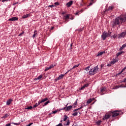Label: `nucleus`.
<instances>
[{
	"label": "nucleus",
	"instance_id": "1",
	"mask_svg": "<svg viewBox=\"0 0 126 126\" xmlns=\"http://www.w3.org/2000/svg\"><path fill=\"white\" fill-rule=\"evenodd\" d=\"M126 21V15H121L114 20L112 22V26L113 27H117V26H119L120 27V24H123V23H125Z\"/></svg>",
	"mask_w": 126,
	"mask_h": 126
},
{
	"label": "nucleus",
	"instance_id": "2",
	"mask_svg": "<svg viewBox=\"0 0 126 126\" xmlns=\"http://www.w3.org/2000/svg\"><path fill=\"white\" fill-rule=\"evenodd\" d=\"M98 69L99 67H98V65L94 67V68L91 69L89 71V75H94V74L98 73Z\"/></svg>",
	"mask_w": 126,
	"mask_h": 126
},
{
	"label": "nucleus",
	"instance_id": "3",
	"mask_svg": "<svg viewBox=\"0 0 126 126\" xmlns=\"http://www.w3.org/2000/svg\"><path fill=\"white\" fill-rule=\"evenodd\" d=\"M108 37H109V34L108 32H107L106 31L103 32L101 36V39H102L103 41H105V40H106Z\"/></svg>",
	"mask_w": 126,
	"mask_h": 126
},
{
	"label": "nucleus",
	"instance_id": "4",
	"mask_svg": "<svg viewBox=\"0 0 126 126\" xmlns=\"http://www.w3.org/2000/svg\"><path fill=\"white\" fill-rule=\"evenodd\" d=\"M126 36V30L123 32L121 33L118 34V39H122V38H125Z\"/></svg>",
	"mask_w": 126,
	"mask_h": 126
},
{
	"label": "nucleus",
	"instance_id": "5",
	"mask_svg": "<svg viewBox=\"0 0 126 126\" xmlns=\"http://www.w3.org/2000/svg\"><path fill=\"white\" fill-rule=\"evenodd\" d=\"M112 118H116V117H118L119 115H120V111L118 110L114 111L112 112Z\"/></svg>",
	"mask_w": 126,
	"mask_h": 126
},
{
	"label": "nucleus",
	"instance_id": "6",
	"mask_svg": "<svg viewBox=\"0 0 126 126\" xmlns=\"http://www.w3.org/2000/svg\"><path fill=\"white\" fill-rule=\"evenodd\" d=\"M111 118V115L106 113L104 116H103L102 120L103 121H105V120H108V119H110Z\"/></svg>",
	"mask_w": 126,
	"mask_h": 126
},
{
	"label": "nucleus",
	"instance_id": "7",
	"mask_svg": "<svg viewBox=\"0 0 126 126\" xmlns=\"http://www.w3.org/2000/svg\"><path fill=\"white\" fill-rule=\"evenodd\" d=\"M64 76V74H61L60 75H59V77L58 78H56L55 80L56 82L59 81V80H60V79H63V77Z\"/></svg>",
	"mask_w": 126,
	"mask_h": 126
},
{
	"label": "nucleus",
	"instance_id": "8",
	"mask_svg": "<svg viewBox=\"0 0 126 126\" xmlns=\"http://www.w3.org/2000/svg\"><path fill=\"white\" fill-rule=\"evenodd\" d=\"M18 18L16 17H12L8 19V21H17Z\"/></svg>",
	"mask_w": 126,
	"mask_h": 126
},
{
	"label": "nucleus",
	"instance_id": "9",
	"mask_svg": "<svg viewBox=\"0 0 126 126\" xmlns=\"http://www.w3.org/2000/svg\"><path fill=\"white\" fill-rule=\"evenodd\" d=\"M72 3H73V1H72V0H70V1L67 2L66 3V5H67V7H70V6H71V5H72Z\"/></svg>",
	"mask_w": 126,
	"mask_h": 126
},
{
	"label": "nucleus",
	"instance_id": "10",
	"mask_svg": "<svg viewBox=\"0 0 126 126\" xmlns=\"http://www.w3.org/2000/svg\"><path fill=\"white\" fill-rule=\"evenodd\" d=\"M89 86V84H85L84 86L81 87V88L80 89V90H83L84 88H85V87H88Z\"/></svg>",
	"mask_w": 126,
	"mask_h": 126
},
{
	"label": "nucleus",
	"instance_id": "11",
	"mask_svg": "<svg viewBox=\"0 0 126 126\" xmlns=\"http://www.w3.org/2000/svg\"><path fill=\"white\" fill-rule=\"evenodd\" d=\"M72 108V106L70 105L69 106H67L66 109H65V112H68V111H69V110H71V109Z\"/></svg>",
	"mask_w": 126,
	"mask_h": 126
},
{
	"label": "nucleus",
	"instance_id": "12",
	"mask_svg": "<svg viewBox=\"0 0 126 126\" xmlns=\"http://www.w3.org/2000/svg\"><path fill=\"white\" fill-rule=\"evenodd\" d=\"M126 47V44H123L121 47L119 49V51H122V50H124V49H125V48Z\"/></svg>",
	"mask_w": 126,
	"mask_h": 126
},
{
	"label": "nucleus",
	"instance_id": "13",
	"mask_svg": "<svg viewBox=\"0 0 126 126\" xmlns=\"http://www.w3.org/2000/svg\"><path fill=\"white\" fill-rule=\"evenodd\" d=\"M13 100L12 99H9L8 100L6 101V105H9L11 104V102H12Z\"/></svg>",
	"mask_w": 126,
	"mask_h": 126
},
{
	"label": "nucleus",
	"instance_id": "14",
	"mask_svg": "<svg viewBox=\"0 0 126 126\" xmlns=\"http://www.w3.org/2000/svg\"><path fill=\"white\" fill-rule=\"evenodd\" d=\"M118 60H117V59H113V61L111 62V63L112 64H115V63H118Z\"/></svg>",
	"mask_w": 126,
	"mask_h": 126
},
{
	"label": "nucleus",
	"instance_id": "15",
	"mask_svg": "<svg viewBox=\"0 0 126 126\" xmlns=\"http://www.w3.org/2000/svg\"><path fill=\"white\" fill-rule=\"evenodd\" d=\"M103 54H105V51L98 52L96 55V57H100V56H102V55H103Z\"/></svg>",
	"mask_w": 126,
	"mask_h": 126
},
{
	"label": "nucleus",
	"instance_id": "16",
	"mask_svg": "<svg viewBox=\"0 0 126 126\" xmlns=\"http://www.w3.org/2000/svg\"><path fill=\"white\" fill-rule=\"evenodd\" d=\"M84 107V105H81L79 108L77 109H74L73 110V112H76V111H78V110H81V109H82Z\"/></svg>",
	"mask_w": 126,
	"mask_h": 126
},
{
	"label": "nucleus",
	"instance_id": "17",
	"mask_svg": "<svg viewBox=\"0 0 126 126\" xmlns=\"http://www.w3.org/2000/svg\"><path fill=\"white\" fill-rule=\"evenodd\" d=\"M124 53H125V52L121 51V52L117 53L116 56H117V57H119V56H121V55H122V54H124Z\"/></svg>",
	"mask_w": 126,
	"mask_h": 126
},
{
	"label": "nucleus",
	"instance_id": "18",
	"mask_svg": "<svg viewBox=\"0 0 126 126\" xmlns=\"http://www.w3.org/2000/svg\"><path fill=\"white\" fill-rule=\"evenodd\" d=\"M122 87H126V86L123 87L122 86V85H120L119 86H117L115 87V88H114V89H118V88H121Z\"/></svg>",
	"mask_w": 126,
	"mask_h": 126
},
{
	"label": "nucleus",
	"instance_id": "19",
	"mask_svg": "<svg viewBox=\"0 0 126 126\" xmlns=\"http://www.w3.org/2000/svg\"><path fill=\"white\" fill-rule=\"evenodd\" d=\"M74 112H75L73 113L72 115L74 116V117L77 116L78 115V113H80L79 112H77V111H74Z\"/></svg>",
	"mask_w": 126,
	"mask_h": 126
},
{
	"label": "nucleus",
	"instance_id": "20",
	"mask_svg": "<svg viewBox=\"0 0 126 126\" xmlns=\"http://www.w3.org/2000/svg\"><path fill=\"white\" fill-rule=\"evenodd\" d=\"M27 17H29V14H27L22 16V18L25 19V18H27Z\"/></svg>",
	"mask_w": 126,
	"mask_h": 126
},
{
	"label": "nucleus",
	"instance_id": "21",
	"mask_svg": "<svg viewBox=\"0 0 126 126\" xmlns=\"http://www.w3.org/2000/svg\"><path fill=\"white\" fill-rule=\"evenodd\" d=\"M64 18L65 20H67V19H69V15L67 14L66 16H64Z\"/></svg>",
	"mask_w": 126,
	"mask_h": 126
},
{
	"label": "nucleus",
	"instance_id": "22",
	"mask_svg": "<svg viewBox=\"0 0 126 126\" xmlns=\"http://www.w3.org/2000/svg\"><path fill=\"white\" fill-rule=\"evenodd\" d=\"M9 115L8 114H5L3 117H1V119H6L7 117H8Z\"/></svg>",
	"mask_w": 126,
	"mask_h": 126
},
{
	"label": "nucleus",
	"instance_id": "23",
	"mask_svg": "<svg viewBox=\"0 0 126 126\" xmlns=\"http://www.w3.org/2000/svg\"><path fill=\"white\" fill-rule=\"evenodd\" d=\"M43 78V76L42 75H40L37 78L35 79V80H40L41 78Z\"/></svg>",
	"mask_w": 126,
	"mask_h": 126
},
{
	"label": "nucleus",
	"instance_id": "24",
	"mask_svg": "<svg viewBox=\"0 0 126 126\" xmlns=\"http://www.w3.org/2000/svg\"><path fill=\"white\" fill-rule=\"evenodd\" d=\"M49 103H50V100H48V101H46V102H45L44 103V105H42V107H45V106H47V105H48V104H49Z\"/></svg>",
	"mask_w": 126,
	"mask_h": 126
},
{
	"label": "nucleus",
	"instance_id": "25",
	"mask_svg": "<svg viewBox=\"0 0 126 126\" xmlns=\"http://www.w3.org/2000/svg\"><path fill=\"white\" fill-rule=\"evenodd\" d=\"M91 102H92V99H89L87 101V104H88V105H89V104L91 103Z\"/></svg>",
	"mask_w": 126,
	"mask_h": 126
},
{
	"label": "nucleus",
	"instance_id": "26",
	"mask_svg": "<svg viewBox=\"0 0 126 126\" xmlns=\"http://www.w3.org/2000/svg\"><path fill=\"white\" fill-rule=\"evenodd\" d=\"M36 35H37V31H34V34L32 35V38H35L36 37Z\"/></svg>",
	"mask_w": 126,
	"mask_h": 126
},
{
	"label": "nucleus",
	"instance_id": "27",
	"mask_svg": "<svg viewBox=\"0 0 126 126\" xmlns=\"http://www.w3.org/2000/svg\"><path fill=\"white\" fill-rule=\"evenodd\" d=\"M68 118V117H67V116H66V115H64L63 122H65V121H66V120H67Z\"/></svg>",
	"mask_w": 126,
	"mask_h": 126
},
{
	"label": "nucleus",
	"instance_id": "28",
	"mask_svg": "<svg viewBox=\"0 0 126 126\" xmlns=\"http://www.w3.org/2000/svg\"><path fill=\"white\" fill-rule=\"evenodd\" d=\"M12 125H14L15 126H19V125H20V122H19L18 123H11Z\"/></svg>",
	"mask_w": 126,
	"mask_h": 126
},
{
	"label": "nucleus",
	"instance_id": "29",
	"mask_svg": "<svg viewBox=\"0 0 126 126\" xmlns=\"http://www.w3.org/2000/svg\"><path fill=\"white\" fill-rule=\"evenodd\" d=\"M46 101H48V98H45L41 100V102H42V103L46 102Z\"/></svg>",
	"mask_w": 126,
	"mask_h": 126
},
{
	"label": "nucleus",
	"instance_id": "30",
	"mask_svg": "<svg viewBox=\"0 0 126 126\" xmlns=\"http://www.w3.org/2000/svg\"><path fill=\"white\" fill-rule=\"evenodd\" d=\"M113 8H114V6H109L108 9V11L110 10H112V9H113Z\"/></svg>",
	"mask_w": 126,
	"mask_h": 126
},
{
	"label": "nucleus",
	"instance_id": "31",
	"mask_svg": "<svg viewBox=\"0 0 126 126\" xmlns=\"http://www.w3.org/2000/svg\"><path fill=\"white\" fill-rule=\"evenodd\" d=\"M106 88H102L100 89V92H104V91H105Z\"/></svg>",
	"mask_w": 126,
	"mask_h": 126
},
{
	"label": "nucleus",
	"instance_id": "32",
	"mask_svg": "<svg viewBox=\"0 0 126 126\" xmlns=\"http://www.w3.org/2000/svg\"><path fill=\"white\" fill-rule=\"evenodd\" d=\"M32 108H33L32 106H29L27 108H26V110H31V109H32Z\"/></svg>",
	"mask_w": 126,
	"mask_h": 126
},
{
	"label": "nucleus",
	"instance_id": "33",
	"mask_svg": "<svg viewBox=\"0 0 126 126\" xmlns=\"http://www.w3.org/2000/svg\"><path fill=\"white\" fill-rule=\"evenodd\" d=\"M90 68V66H88L87 67L85 68V70H86V71H88Z\"/></svg>",
	"mask_w": 126,
	"mask_h": 126
},
{
	"label": "nucleus",
	"instance_id": "34",
	"mask_svg": "<svg viewBox=\"0 0 126 126\" xmlns=\"http://www.w3.org/2000/svg\"><path fill=\"white\" fill-rule=\"evenodd\" d=\"M70 122H69V120H67V123L65 124V126H69Z\"/></svg>",
	"mask_w": 126,
	"mask_h": 126
},
{
	"label": "nucleus",
	"instance_id": "35",
	"mask_svg": "<svg viewBox=\"0 0 126 126\" xmlns=\"http://www.w3.org/2000/svg\"><path fill=\"white\" fill-rule=\"evenodd\" d=\"M78 66H79V64H78L77 65H74L73 67L72 68V69H73V68H75L76 67H78Z\"/></svg>",
	"mask_w": 126,
	"mask_h": 126
},
{
	"label": "nucleus",
	"instance_id": "36",
	"mask_svg": "<svg viewBox=\"0 0 126 126\" xmlns=\"http://www.w3.org/2000/svg\"><path fill=\"white\" fill-rule=\"evenodd\" d=\"M101 123H102V121H98L96 122V124L98 125V126H100V125H101Z\"/></svg>",
	"mask_w": 126,
	"mask_h": 126
},
{
	"label": "nucleus",
	"instance_id": "37",
	"mask_svg": "<svg viewBox=\"0 0 126 126\" xmlns=\"http://www.w3.org/2000/svg\"><path fill=\"white\" fill-rule=\"evenodd\" d=\"M82 11V10H81L80 11H78L76 13H75V15H79V13Z\"/></svg>",
	"mask_w": 126,
	"mask_h": 126
},
{
	"label": "nucleus",
	"instance_id": "38",
	"mask_svg": "<svg viewBox=\"0 0 126 126\" xmlns=\"http://www.w3.org/2000/svg\"><path fill=\"white\" fill-rule=\"evenodd\" d=\"M117 36H118V35L114 34V35H113L112 36H111V38H113L114 39H115V38H117Z\"/></svg>",
	"mask_w": 126,
	"mask_h": 126
},
{
	"label": "nucleus",
	"instance_id": "39",
	"mask_svg": "<svg viewBox=\"0 0 126 126\" xmlns=\"http://www.w3.org/2000/svg\"><path fill=\"white\" fill-rule=\"evenodd\" d=\"M38 105H39L38 104V103H35V105H34L33 106V108H36V107H38Z\"/></svg>",
	"mask_w": 126,
	"mask_h": 126
},
{
	"label": "nucleus",
	"instance_id": "40",
	"mask_svg": "<svg viewBox=\"0 0 126 126\" xmlns=\"http://www.w3.org/2000/svg\"><path fill=\"white\" fill-rule=\"evenodd\" d=\"M56 66V65L51 64V65L49 66V67H50V69H51V68H53V67H54V66Z\"/></svg>",
	"mask_w": 126,
	"mask_h": 126
},
{
	"label": "nucleus",
	"instance_id": "41",
	"mask_svg": "<svg viewBox=\"0 0 126 126\" xmlns=\"http://www.w3.org/2000/svg\"><path fill=\"white\" fill-rule=\"evenodd\" d=\"M48 6V7H51V8H53V7H55L54 5H49Z\"/></svg>",
	"mask_w": 126,
	"mask_h": 126
},
{
	"label": "nucleus",
	"instance_id": "42",
	"mask_svg": "<svg viewBox=\"0 0 126 126\" xmlns=\"http://www.w3.org/2000/svg\"><path fill=\"white\" fill-rule=\"evenodd\" d=\"M107 34H108V37H111V34H112V32H107Z\"/></svg>",
	"mask_w": 126,
	"mask_h": 126
},
{
	"label": "nucleus",
	"instance_id": "43",
	"mask_svg": "<svg viewBox=\"0 0 126 126\" xmlns=\"http://www.w3.org/2000/svg\"><path fill=\"white\" fill-rule=\"evenodd\" d=\"M54 4H55V5H60V3H59V2H55Z\"/></svg>",
	"mask_w": 126,
	"mask_h": 126
},
{
	"label": "nucleus",
	"instance_id": "44",
	"mask_svg": "<svg viewBox=\"0 0 126 126\" xmlns=\"http://www.w3.org/2000/svg\"><path fill=\"white\" fill-rule=\"evenodd\" d=\"M71 70H72V68H71L69 70H68V71L65 73V74H67V73H68V72H69V71H70Z\"/></svg>",
	"mask_w": 126,
	"mask_h": 126
},
{
	"label": "nucleus",
	"instance_id": "45",
	"mask_svg": "<svg viewBox=\"0 0 126 126\" xmlns=\"http://www.w3.org/2000/svg\"><path fill=\"white\" fill-rule=\"evenodd\" d=\"M49 69H51L50 67H47L45 69V71H47V70H49Z\"/></svg>",
	"mask_w": 126,
	"mask_h": 126
},
{
	"label": "nucleus",
	"instance_id": "46",
	"mask_svg": "<svg viewBox=\"0 0 126 126\" xmlns=\"http://www.w3.org/2000/svg\"><path fill=\"white\" fill-rule=\"evenodd\" d=\"M83 28H81V29H79L78 30L79 32H82V31L83 30Z\"/></svg>",
	"mask_w": 126,
	"mask_h": 126
},
{
	"label": "nucleus",
	"instance_id": "47",
	"mask_svg": "<svg viewBox=\"0 0 126 126\" xmlns=\"http://www.w3.org/2000/svg\"><path fill=\"white\" fill-rule=\"evenodd\" d=\"M57 112H58V111H57V110L53 111H52V114H56Z\"/></svg>",
	"mask_w": 126,
	"mask_h": 126
},
{
	"label": "nucleus",
	"instance_id": "48",
	"mask_svg": "<svg viewBox=\"0 0 126 126\" xmlns=\"http://www.w3.org/2000/svg\"><path fill=\"white\" fill-rule=\"evenodd\" d=\"M32 125H33V123H30L28 125H26V126H32Z\"/></svg>",
	"mask_w": 126,
	"mask_h": 126
},
{
	"label": "nucleus",
	"instance_id": "49",
	"mask_svg": "<svg viewBox=\"0 0 126 126\" xmlns=\"http://www.w3.org/2000/svg\"><path fill=\"white\" fill-rule=\"evenodd\" d=\"M67 105H68V103H67L66 106L63 108V110H64L65 111V109H66V107L67 106Z\"/></svg>",
	"mask_w": 126,
	"mask_h": 126
},
{
	"label": "nucleus",
	"instance_id": "50",
	"mask_svg": "<svg viewBox=\"0 0 126 126\" xmlns=\"http://www.w3.org/2000/svg\"><path fill=\"white\" fill-rule=\"evenodd\" d=\"M83 5H84V3L83 2H82V3H80L81 6H83Z\"/></svg>",
	"mask_w": 126,
	"mask_h": 126
},
{
	"label": "nucleus",
	"instance_id": "51",
	"mask_svg": "<svg viewBox=\"0 0 126 126\" xmlns=\"http://www.w3.org/2000/svg\"><path fill=\"white\" fill-rule=\"evenodd\" d=\"M41 103H43V102H42V100L41 101H38V103H37V104H38V105H40V104H41Z\"/></svg>",
	"mask_w": 126,
	"mask_h": 126
},
{
	"label": "nucleus",
	"instance_id": "52",
	"mask_svg": "<svg viewBox=\"0 0 126 126\" xmlns=\"http://www.w3.org/2000/svg\"><path fill=\"white\" fill-rule=\"evenodd\" d=\"M93 3H94V2H91L90 3L89 6H90V5H92V4H93Z\"/></svg>",
	"mask_w": 126,
	"mask_h": 126
},
{
	"label": "nucleus",
	"instance_id": "53",
	"mask_svg": "<svg viewBox=\"0 0 126 126\" xmlns=\"http://www.w3.org/2000/svg\"><path fill=\"white\" fill-rule=\"evenodd\" d=\"M56 126H63V124L62 123H60L59 124L56 125Z\"/></svg>",
	"mask_w": 126,
	"mask_h": 126
},
{
	"label": "nucleus",
	"instance_id": "54",
	"mask_svg": "<svg viewBox=\"0 0 126 126\" xmlns=\"http://www.w3.org/2000/svg\"><path fill=\"white\" fill-rule=\"evenodd\" d=\"M24 32H21L19 34V36H22L23 34H24Z\"/></svg>",
	"mask_w": 126,
	"mask_h": 126
},
{
	"label": "nucleus",
	"instance_id": "55",
	"mask_svg": "<svg viewBox=\"0 0 126 126\" xmlns=\"http://www.w3.org/2000/svg\"><path fill=\"white\" fill-rule=\"evenodd\" d=\"M77 104V100H76L74 103V106H75Z\"/></svg>",
	"mask_w": 126,
	"mask_h": 126
},
{
	"label": "nucleus",
	"instance_id": "56",
	"mask_svg": "<svg viewBox=\"0 0 126 126\" xmlns=\"http://www.w3.org/2000/svg\"><path fill=\"white\" fill-rule=\"evenodd\" d=\"M125 70L124 69V68H123L122 69V70L121 71V73H123V72H124V71Z\"/></svg>",
	"mask_w": 126,
	"mask_h": 126
},
{
	"label": "nucleus",
	"instance_id": "57",
	"mask_svg": "<svg viewBox=\"0 0 126 126\" xmlns=\"http://www.w3.org/2000/svg\"><path fill=\"white\" fill-rule=\"evenodd\" d=\"M122 82H126V78L124 79V80L122 81Z\"/></svg>",
	"mask_w": 126,
	"mask_h": 126
},
{
	"label": "nucleus",
	"instance_id": "58",
	"mask_svg": "<svg viewBox=\"0 0 126 126\" xmlns=\"http://www.w3.org/2000/svg\"><path fill=\"white\" fill-rule=\"evenodd\" d=\"M91 99L92 100V101H94L95 100V98H91Z\"/></svg>",
	"mask_w": 126,
	"mask_h": 126
},
{
	"label": "nucleus",
	"instance_id": "59",
	"mask_svg": "<svg viewBox=\"0 0 126 126\" xmlns=\"http://www.w3.org/2000/svg\"><path fill=\"white\" fill-rule=\"evenodd\" d=\"M56 111H57V112H59V111H61V109H57Z\"/></svg>",
	"mask_w": 126,
	"mask_h": 126
},
{
	"label": "nucleus",
	"instance_id": "60",
	"mask_svg": "<svg viewBox=\"0 0 126 126\" xmlns=\"http://www.w3.org/2000/svg\"><path fill=\"white\" fill-rule=\"evenodd\" d=\"M111 64H108L107 65V66H109V67H110V66H111Z\"/></svg>",
	"mask_w": 126,
	"mask_h": 126
},
{
	"label": "nucleus",
	"instance_id": "61",
	"mask_svg": "<svg viewBox=\"0 0 126 126\" xmlns=\"http://www.w3.org/2000/svg\"><path fill=\"white\" fill-rule=\"evenodd\" d=\"M120 74H122V73H121V72H119V73H118L117 74V75H120Z\"/></svg>",
	"mask_w": 126,
	"mask_h": 126
},
{
	"label": "nucleus",
	"instance_id": "62",
	"mask_svg": "<svg viewBox=\"0 0 126 126\" xmlns=\"http://www.w3.org/2000/svg\"><path fill=\"white\" fill-rule=\"evenodd\" d=\"M123 69H124V70H126V65L125 67H124L123 68Z\"/></svg>",
	"mask_w": 126,
	"mask_h": 126
},
{
	"label": "nucleus",
	"instance_id": "63",
	"mask_svg": "<svg viewBox=\"0 0 126 126\" xmlns=\"http://www.w3.org/2000/svg\"><path fill=\"white\" fill-rule=\"evenodd\" d=\"M61 109V111H63V110L64 109H63V108H61V109Z\"/></svg>",
	"mask_w": 126,
	"mask_h": 126
},
{
	"label": "nucleus",
	"instance_id": "64",
	"mask_svg": "<svg viewBox=\"0 0 126 126\" xmlns=\"http://www.w3.org/2000/svg\"><path fill=\"white\" fill-rule=\"evenodd\" d=\"M100 66H101V68L103 67V64H101Z\"/></svg>",
	"mask_w": 126,
	"mask_h": 126
}]
</instances>
